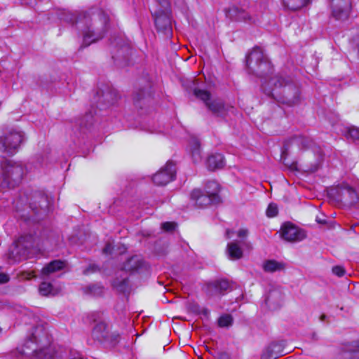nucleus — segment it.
Wrapping results in <instances>:
<instances>
[{"label": "nucleus", "instance_id": "obj_4", "mask_svg": "<svg viewBox=\"0 0 359 359\" xmlns=\"http://www.w3.org/2000/svg\"><path fill=\"white\" fill-rule=\"evenodd\" d=\"M39 328H36L35 332L28 339L21 347H18L15 351L18 358L22 359L30 357L29 359H50V355L44 349L38 351L37 331Z\"/></svg>", "mask_w": 359, "mask_h": 359}, {"label": "nucleus", "instance_id": "obj_17", "mask_svg": "<svg viewBox=\"0 0 359 359\" xmlns=\"http://www.w3.org/2000/svg\"><path fill=\"white\" fill-rule=\"evenodd\" d=\"M206 164L210 170L222 168L224 165V156L220 154L210 155L206 161Z\"/></svg>", "mask_w": 359, "mask_h": 359}, {"label": "nucleus", "instance_id": "obj_36", "mask_svg": "<svg viewBox=\"0 0 359 359\" xmlns=\"http://www.w3.org/2000/svg\"><path fill=\"white\" fill-rule=\"evenodd\" d=\"M284 81L278 77H273L271 79L269 82V84H273L275 86H281L283 85Z\"/></svg>", "mask_w": 359, "mask_h": 359}, {"label": "nucleus", "instance_id": "obj_10", "mask_svg": "<svg viewBox=\"0 0 359 359\" xmlns=\"http://www.w3.org/2000/svg\"><path fill=\"white\" fill-rule=\"evenodd\" d=\"M175 174V165L168 161L167 163L153 177V182L158 186H164L174 180Z\"/></svg>", "mask_w": 359, "mask_h": 359}, {"label": "nucleus", "instance_id": "obj_42", "mask_svg": "<svg viewBox=\"0 0 359 359\" xmlns=\"http://www.w3.org/2000/svg\"><path fill=\"white\" fill-rule=\"evenodd\" d=\"M64 20L69 22H74L72 16H71L69 18H65Z\"/></svg>", "mask_w": 359, "mask_h": 359}, {"label": "nucleus", "instance_id": "obj_3", "mask_svg": "<svg viewBox=\"0 0 359 359\" xmlns=\"http://www.w3.org/2000/svg\"><path fill=\"white\" fill-rule=\"evenodd\" d=\"M246 63L249 69L259 76H264L270 73L272 70V65L264 55L263 50L261 48L256 47L247 56Z\"/></svg>", "mask_w": 359, "mask_h": 359}, {"label": "nucleus", "instance_id": "obj_20", "mask_svg": "<svg viewBox=\"0 0 359 359\" xmlns=\"http://www.w3.org/2000/svg\"><path fill=\"white\" fill-rule=\"evenodd\" d=\"M262 268L265 272L274 273L283 270L285 264L274 259H269L263 263Z\"/></svg>", "mask_w": 359, "mask_h": 359}, {"label": "nucleus", "instance_id": "obj_9", "mask_svg": "<svg viewBox=\"0 0 359 359\" xmlns=\"http://www.w3.org/2000/svg\"><path fill=\"white\" fill-rule=\"evenodd\" d=\"M352 7L351 0H332V15L337 20L348 19Z\"/></svg>", "mask_w": 359, "mask_h": 359}, {"label": "nucleus", "instance_id": "obj_7", "mask_svg": "<svg viewBox=\"0 0 359 359\" xmlns=\"http://www.w3.org/2000/svg\"><path fill=\"white\" fill-rule=\"evenodd\" d=\"M194 95L203 100L208 109L218 116H224L229 109H233L231 107H226L219 99H211L210 95L207 90L195 89Z\"/></svg>", "mask_w": 359, "mask_h": 359}, {"label": "nucleus", "instance_id": "obj_5", "mask_svg": "<svg viewBox=\"0 0 359 359\" xmlns=\"http://www.w3.org/2000/svg\"><path fill=\"white\" fill-rule=\"evenodd\" d=\"M24 135L17 130H10L0 137V155L11 156L15 154L22 142Z\"/></svg>", "mask_w": 359, "mask_h": 359}, {"label": "nucleus", "instance_id": "obj_25", "mask_svg": "<svg viewBox=\"0 0 359 359\" xmlns=\"http://www.w3.org/2000/svg\"><path fill=\"white\" fill-rule=\"evenodd\" d=\"M102 102H107L109 104H113L117 100L118 94L116 90H107L102 93Z\"/></svg>", "mask_w": 359, "mask_h": 359}, {"label": "nucleus", "instance_id": "obj_14", "mask_svg": "<svg viewBox=\"0 0 359 359\" xmlns=\"http://www.w3.org/2000/svg\"><path fill=\"white\" fill-rule=\"evenodd\" d=\"M241 244L238 241H233L227 244L226 252L230 259L237 260L243 257Z\"/></svg>", "mask_w": 359, "mask_h": 359}, {"label": "nucleus", "instance_id": "obj_16", "mask_svg": "<svg viewBox=\"0 0 359 359\" xmlns=\"http://www.w3.org/2000/svg\"><path fill=\"white\" fill-rule=\"evenodd\" d=\"M155 18V24L158 29L170 31V20L168 13L161 14L157 12L153 15Z\"/></svg>", "mask_w": 359, "mask_h": 359}, {"label": "nucleus", "instance_id": "obj_35", "mask_svg": "<svg viewBox=\"0 0 359 359\" xmlns=\"http://www.w3.org/2000/svg\"><path fill=\"white\" fill-rule=\"evenodd\" d=\"M332 272L334 274L339 277H341L345 274V270L340 266H336L332 268Z\"/></svg>", "mask_w": 359, "mask_h": 359}, {"label": "nucleus", "instance_id": "obj_30", "mask_svg": "<svg viewBox=\"0 0 359 359\" xmlns=\"http://www.w3.org/2000/svg\"><path fill=\"white\" fill-rule=\"evenodd\" d=\"M278 212V206L274 203H271L266 209V215L269 217H273L277 215Z\"/></svg>", "mask_w": 359, "mask_h": 359}, {"label": "nucleus", "instance_id": "obj_43", "mask_svg": "<svg viewBox=\"0 0 359 359\" xmlns=\"http://www.w3.org/2000/svg\"><path fill=\"white\" fill-rule=\"evenodd\" d=\"M317 222H318V223H323V222H322V221H320V220H317Z\"/></svg>", "mask_w": 359, "mask_h": 359}, {"label": "nucleus", "instance_id": "obj_12", "mask_svg": "<svg viewBox=\"0 0 359 359\" xmlns=\"http://www.w3.org/2000/svg\"><path fill=\"white\" fill-rule=\"evenodd\" d=\"M146 268L144 260L140 256L135 255L128 259L123 264L125 271L135 272Z\"/></svg>", "mask_w": 359, "mask_h": 359}, {"label": "nucleus", "instance_id": "obj_13", "mask_svg": "<svg viewBox=\"0 0 359 359\" xmlns=\"http://www.w3.org/2000/svg\"><path fill=\"white\" fill-rule=\"evenodd\" d=\"M226 15L234 20L251 21V17L245 10L233 6L229 8Z\"/></svg>", "mask_w": 359, "mask_h": 359}, {"label": "nucleus", "instance_id": "obj_27", "mask_svg": "<svg viewBox=\"0 0 359 359\" xmlns=\"http://www.w3.org/2000/svg\"><path fill=\"white\" fill-rule=\"evenodd\" d=\"M233 318L229 314L223 315L218 319V325L219 327H224L231 325Z\"/></svg>", "mask_w": 359, "mask_h": 359}, {"label": "nucleus", "instance_id": "obj_34", "mask_svg": "<svg viewBox=\"0 0 359 359\" xmlns=\"http://www.w3.org/2000/svg\"><path fill=\"white\" fill-rule=\"evenodd\" d=\"M175 223L170 222H164L161 224L162 229L165 231L173 230L175 228Z\"/></svg>", "mask_w": 359, "mask_h": 359}, {"label": "nucleus", "instance_id": "obj_23", "mask_svg": "<svg viewBox=\"0 0 359 359\" xmlns=\"http://www.w3.org/2000/svg\"><path fill=\"white\" fill-rule=\"evenodd\" d=\"M39 293L43 296L55 295L58 293V290L55 289L53 285L46 282H43L39 288Z\"/></svg>", "mask_w": 359, "mask_h": 359}, {"label": "nucleus", "instance_id": "obj_37", "mask_svg": "<svg viewBox=\"0 0 359 359\" xmlns=\"http://www.w3.org/2000/svg\"><path fill=\"white\" fill-rule=\"evenodd\" d=\"M34 277H36V275L33 271H24L21 273V278L22 279L29 280Z\"/></svg>", "mask_w": 359, "mask_h": 359}, {"label": "nucleus", "instance_id": "obj_40", "mask_svg": "<svg viewBox=\"0 0 359 359\" xmlns=\"http://www.w3.org/2000/svg\"><path fill=\"white\" fill-rule=\"evenodd\" d=\"M233 233V231L232 230L226 229V233H225L226 238H231L232 237Z\"/></svg>", "mask_w": 359, "mask_h": 359}, {"label": "nucleus", "instance_id": "obj_39", "mask_svg": "<svg viewBox=\"0 0 359 359\" xmlns=\"http://www.w3.org/2000/svg\"><path fill=\"white\" fill-rule=\"evenodd\" d=\"M113 250V247L111 243H107L103 249V252L104 254H111Z\"/></svg>", "mask_w": 359, "mask_h": 359}, {"label": "nucleus", "instance_id": "obj_2", "mask_svg": "<svg viewBox=\"0 0 359 359\" xmlns=\"http://www.w3.org/2000/svg\"><path fill=\"white\" fill-rule=\"evenodd\" d=\"M24 173V168L21 164L11 161L4 162L0 173V187H14L20 182Z\"/></svg>", "mask_w": 359, "mask_h": 359}, {"label": "nucleus", "instance_id": "obj_21", "mask_svg": "<svg viewBox=\"0 0 359 359\" xmlns=\"http://www.w3.org/2000/svg\"><path fill=\"white\" fill-rule=\"evenodd\" d=\"M65 266L64 262L55 260L42 269V274L48 276L53 272L62 269Z\"/></svg>", "mask_w": 359, "mask_h": 359}, {"label": "nucleus", "instance_id": "obj_26", "mask_svg": "<svg viewBox=\"0 0 359 359\" xmlns=\"http://www.w3.org/2000/svg\"><path fill=\"white\" fill-rule=\"evenodd\" d=\"M343 194L344 196H347L350 198V203H353L358 199L356 191L348 186L344 189Z\"/></svg>", "mask_w": 359, "mask_h": 359}, {"label": "nucleus", "instance_id": "obj_6", "mask_svg": "<svg viewBox=\"0 0 359 359\" xmlns=\"http://www.w3.org/2000/svg\"><path fill=\"white\" fill-rule=\"evenodd\" d=\"M34 246V237L31 235L20 236L11 248L8 258L20 262L29 257V250Z\"/></svg>", "mask_w": 359, "mask_h": 359}, {"label": "nucleus", "instance_id": "obj_31", "mask_svg": "<svg viewBox=\"0 0 359 359\" xmlns=\"http://www.w3.org/2000/svg\"><path fill=\"white\" fill-rule=\"evenodd\" d=\"M39 207L43 211L46 212L49 210V203L48 201V197L46 196H42L40 198L39 201Z\"/></svg>", "mask_w": 359, "mask_h": 359}, {"label": "nucleus", "instance_id": "obj_11", "mask_svg": "<svg viewBox=\"0 0 359 359\" xmlns=\"http://www.w3.org/2000/svg\"><path fill=\"white\" fill-rule=\"evenodd\" d=\"M191 199L195 202L198 207H206L210 204H215L213 198L207 193L203 194L200 189H194L191 193Z\"/></svg>", "mask_w": 359, "mask_h": 359}, {"label": "nucleus", "instance_id": "obj_8", "mask_svg": "<svg viewBox=\"0 0 359 359\" xmlns=\"http://www.w3.org/2000/svg\"><path fill=\"white\" fill-rule=\"evenodd\" d=\"M280 234L281 237L288 242H299L306 236L304 230L290 222H286L282 225Z\"/></svg>", "mask_w": 359, "mask_h": 359}, {"label": "nucleus", "instance_id": "obj_29", "mask_svg": "<svg viewBox=\"0 0 359 359\" xmlns=\"http://www.w3.org/2000/svg\"><path fill=\"white\" fill-rule=\"evenodd\" d=\"M106 328L105 325L104 323H99L96 325V326L94 327L93 332V334L99 338L100 337H104V335L102 333L103 330H104Z\"/></svg>", "mask_w": 359, "mask_h": 359}, {"label": "nucleus", "instance_id": "obj_41", "mask_svg": "<svg viewBox=\"0 0 359 359\" xmlns=\"http://www.w3.org/2000/svg\"><path fill=\"white\" fill-rule=\"evenodd\" d=\"M262 88L266 92V93H267L268 95L272 94V88H270L269 89H267L265 86H264V85H262Z\"/></svg>", "mask_w": 359, "mask_h": 359}, {"label": "nucleus", "instance_id": "obj_28", "mask_svg": "<svg viewBox=\"0 0 359 359\" xmlns=\"http://www.w3.org/2000/svg\"><path fill=\"white\" fill-rule=\"evenodd\" d=\"M346 136L352 140H359V128L353 127L348 128Z\"/></svg>", "mask_w": 359, "mask_h": 359}, {"label": "nucleus", "instance_id": "obj_18", "mask_svg": "<svg viewBox=\"0 0 359 359\" xmlns=\"http://www.w3.org/2000/svg\"><path fill=\"white\" fill-rule=\"evenodd\" d=\"M205 193L209 194L210 197L213 198L214 203H219L220 202V197L219 192L220 191L219 184L215 181H210L205 185Z\"/></svg>", "mask_w": 359, "mask_h": 359}, {"label": "nucleus", "instance_id": "obj_32", "mask_svg": "<svg viewBox=\"0 0 359 359\" xmlns=\"http://www.w3.org/2000/svg\"><path fill=\"white\" fill-rule=\"evenodd\" d=\"M236 235L238 237L241 238V241H239L240 243L243 244L244 241L243 240L246 238L248 236V230L247 229H240L236 232Z\"/></svg>", "mask_w": 359, "mask_h": 359}, {"label": "nucleus", "instance_id": "obj_1", "mask_svg": "<svg viewBox=\"0 0 359 359\" xmlns=\"http://www.w3.org/2000/svg\"><path fill=\"white\" fill-rule=\"evenodd\" d=\"M109 21L108 15L102 10L95 8L79 15L76 21L79 29H83V42L86 46L102 37Z\"/></svg>", "mask_w": 359, "mask_h": 359}, {"label": "nucleus", "instance_id": "obj_22", "mask_svg": "<svg viewBox=\"0 0 359 359\" xmlns=\"http://www.w3.org/2000/svg\"><path fill=\"white\" fill-rule=\"evenodd\" d=\"M192 157L195 161L201 159L200 143L197 138L192 137L189 143Z\"/></svg>", "mask_w": 359, "mask_h": 359}, {"label": "nucleus", "instance_id": "obj_19", "mask_svg": "<svg viewBox=\"0 0 359 359\" xmlns=\"http://www.w3.org/2000/svg\"><path fill=\"white\" fill-rule=\"evenodd\" d=\"M283 5L291 11H298L308 6L311 0H281Z\"/></svg>", "mask_w": 359, "mask_h": 359}, {"label": "nucleus", "instance_id": "obj_24", "mask_svg": "<svg viewBox=\"0 0 359 359\" xmlns=\"http://www.w3.org/2000/svg\"><path fill=\"white\" fill-rule=\"evenodd\" d=\"M282 296L279 291L272 290L269 292L267 298L266 299V304L269 307H271L273 304H276L277 305H279Z\"/></svg>", "mask_w": 359, "mask_h": 359}, {"label": "nucleus", "instance_id": "obj_15", "mask_svg": "<svg viewBox=\"0 0 359 359\" xmlns=\"http://www.w3.org/2000/svg\"><path fill=\"white\" fill-rule=\"evenodd\" d=\"M229 287V282L225 280H216L207 285L208 292L210 295H215L226 290Z\"/></svg>", "mask_w": 359, "mask_h": 359}, {"label": "nucleus", "instance_id": "obj_38", "mask_svg": "<svg viewBox=\"0 0 359 359\" xmlns=\"http://www.w3.org/2000/svg\"><path fill=\"white\" fill-rule=\"evenodd\" d=\"M9 280V277L7 274L0 273V284L6 283Z\"/></svg>", "mask_w": 359, "mask_h": 359}, {"label": "nucleus", "instance_id": "obj_33", "mask_svg": "<svg viewBox=\"0 0 359 359\" xmlns=\"http://www.w3.org/2000/svg\"><path fill=\"white\" fill-rule=\"evenodd\" d=\"M351 359H359V341L355 342L351 350Z\"/></svg>", "mask_w": 359, "mask_h": 359}]
</instances>
